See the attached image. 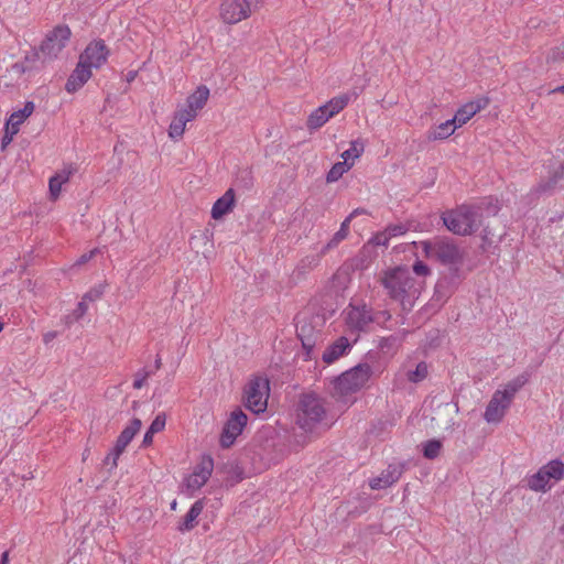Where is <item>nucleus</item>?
Masks as SVG:
<instances>
[{
  "mask_svg": "<svg viewBox=\"0 0 564 564\" xmlns=\"http://www.w3.org/2000/svg\"><path fill=\"white\" fill-rule=\"evenodd\" d=\"M349 321L356 328L362 330L372 322V317L365 308L355 307L349 312Z\"/></svg>",
  "mask_w": 564,
  "mask_h": 564,
  "instance_id": "393cba45",
  "label": "nucleus"
},
{
  "mask_svg": "<svg viewBox=\"0 0 564 564\" xmlns=\"http://www.w3.org/2000/svg\"><path fill=\"white\" fill-rule=\"evenodd\" d=\"M264 0H224L220 6V17L225 23L235 24L251 15Z\"/></svg>",
  "mask_w": 564,
  "mask_h": 564,
  "instance_id": "423d86ee",
  "label": "nucleus"
},
{
  "mask_svg": "<svg viewBox=\"0 0 564 564\" xmlns=\"http://www.w3.org/2000/svg\"><path fill=\"white\" fill-rule=\"evenodd\" d=\"M214 467V462L210 456H206L202 459V462L196 466L194 469V473L202 476L205 480H208V478L212 475Z\"/></svg>",
  "mask_w": 564,
  "mask_h": 564,
  "instance_id": "72a5a7b5",
  "label": "nucleus"
},
{
  "mask_svg": "<svg viewBox=\"0 0 564 564\" xmlns=\"http://www.w3.org/2000/svg\"><path fill=\"white\" fill-rule=\"evenodd\" d=\"M324 400L314 392L302 393L296 405V423L305 431H312L326 417Z\"/></svg>",
  "mask_w": 564,
  "mask_h": 564,
  "instance_id": "7ed1b4c3",
  "label": "nucleus"
},
{
  "mask_svg": "<svg viewBox=\"0 0 564 564\" xmlns=\"http://www.w3.org/2000/svg\"><path fill=\"white\" fill-rule=\"evenodd\" d=\"M365 145L364 142L359 140H355L350 143V148L343 152L341 158L344 162L347 163L349 159H357L364 152Z\"/></svg>",
  "mask_w": 564,
  "mask_h": 564,
  "instance_id": "c9c22d12",
  "label": "nucleus"
},
{
  "mask_svg": "<svg viewBox=\"0 0 564 564\" xmlns=\"http://www.w3.org/2000/svg\"><path fill=\"white\" fill-rule=\"evenodd\" d=\"M318 257L316 256H308V257H305L304 259H302L300 261V263L297 264V267L295 268L294 270V275L300 279L302 276L305 275L306 272L311 271L312 269H314L315 267H317L318 264Z\"/></svg>",
  "mask_w": 564,
  "mask_h": 564,
  "instance_id": "cd10ccee",
  "label": "nucleus"
},
{
  "mask_svg": "<svg viewBox=\"0 0 564 564\" xmlns=\"http://www.w3.org/2000/svg\"><path fill=\"white\" fill-rule=\"evenodd\" d=\"M247 421L248 416L241 409L237 408L231 412L220 435L221 447L229 448L235 443L237 436L241 434L247 425Z\"/></svg>",
  "mask_w": 564,
  "mask_h": 564,
  "instance_id": "9d476101",
  "label": "nucleus"
},
{
  "mask_svg": "<svg viewBox=\"0 0 564 564\" xmlns=\"http://www.w3.org/2000/svg\"><path fill=\"white\" fill-rule=\"evenodd\" d=\"M98 252L97 249H94L89 252H86L84 254H82L78 260L75 262V265H82V264H85L87 263L96 253Z\"/></svg>",
  "mask_w": 564,
  "mask_h": 564,
  "instance_id": "6e6d98bb",
  "label": "nucleus"
},
{
  "mask_svg": "<svg viewBox=\"0 0 564 564\" xmlns=\"http://www.w3.org/2000/svg\"><path fill=\"white\" fill-rule=\"evenodd\" d=\"M453 293V286L447 278L438 280L435 285L434 296L436 301H445Z\"/></svg>",
  "mask_w": 564,
  "mask_h": 564,
  "instance_id": "c85d7f7f",
  "label": "nucleus"
},
{
  "mask_svg": "<svg viewBox=\"0 0 564 564\" xmlns=\"http://www.w3.org/2000/svg\"><path fill=\"white\" fill-rule=\"evenodd\" d=\"M413 272L416 275H427L430 273V268L422 261H415L413 264Z\"/></svg>",
  "mask_w": 564,
  "mask_h": 564,
  "instance_id": "864d4df0",
  "label": "nucleus"
},
{
  "mask_svg": "<svg viewBox=\"0 0 564 564\" xmlns=\"http://www.w3.org/2000/svg\"><path fill=\"white\" fill-rule=\"evenodd\" d=\"M422 249L427 258H435L441 263L449 265L452 275L458 276L464 254L458 246L451 238L436 237L433 240L421 242Z\"/></svg>",
  "mask_w": 564,
  "mask_h": 564,
  "instance_id": "f03ea898",
  "label": "nucleus"
},
{
  "mask_svg": "<svg viewBox=\"0 0 564 564\" xmlns=\"http://www.w3.org/2000/svg\"><path fill=\"white\" fill-rule=\"evenodd\" d=\"M457 127L458 126L456 124L455 119H449L438 124L432 132H430L429 139L444 140L452 135Z\"/></svg>",
  "mask_w": 564,
  "mask_h": 564,
  "instance_id": "b1692460",
  "label": "nucleus"
},
{
  "mask_svg": "<svg viewBox=\"0 0 564 564\" xmlns=\"http://www.w3.org/2000/svg\"><path fill=\"white\" fill-rule=\"evenodd\" d=\"M141 426V420L134 417L131 420L130 424L127 427H124L123 431L120 433L113 447L112 467H117V462L120 455L124 452L126 447L130 444L135 434L140 431Z\"/></svg>",
  "mask_w": 564,
  "mask_h": 564,
  "instance_id": "ddd939ff",
  "label": "nucleus"
},
{
  "mask_svg": "<svg viewBox=\"0 0 564 564\" xmlns=\"http://www.w3.org/2000/svg\"><path fill=\"white\" fill-rule=\"evenodd\" d=\"M19 132L18 129L11 128V126H8V122L6 123V133L1 141V147L4 149L13 139V135Z\"/></svg>",
  "mask_w": 564,
  "mask_h": 564,
  "instance_id": "8fccbe9b",
  "label": "nucleus"
},
{
  "mask_svg": "<svg viewBox=\"0 0 564 564\" xmlns=\"http://www.w3.org/2000/svg\"><path fill=\"white\" fill-rule=\"evenodd\" d=\"M527 486L533 491H542L545 492L551 489L550 479L546 478V475L543 473V469L540 468L535 474L530 476L527 479Z\"/></svg>",
  "mask_w": 564,
  "mask_h": 564,
  "instance_id": "4be33fe9",
  "label": "nucleus"
},
{
  "mask_svg": "<svg viewBox=\"0 0 564 564\" xmlns=\"http://www.w3.org/2000/svg\"><path fill=\"white\" fill-rule=\"evenodd\" d=\"M564 181V165L561 164L547 180H541V182L531 191V195H551L553 192L561 186Z\"/></svg>",
  "mask_w": 564,
  "mask_h": 564,
  "instance_id": "4468645a",
  "label": "nucleus"
},
{
  "mask_svg": "<svg viewBox=\"0 0 564 564\" xmlns=\"http://www.w3.org/2000/svg\"><path fill=\"white\" fill-rule=\"evenodd\" d=\"M389 236L387 234V229L383 231V232H380L378 234L375 238H373V242L376 245H382V246H387L388 245V241H389Z\"/></svg>",
  "mask_w": 564,
  "mask_h": 564,
  "instance_id": "13d9d810",
  "label": "nucleus"
},
{
  "mask_svg": "<svg viewBox=\"0 0 564 564\" xmlns=\"http://www.w3.org/2000/svg\"><path fill=\"white\" fill-rule=\"evenodd\" d=\"M91 77V69L84 64L83 62L78 61L75 69L69 75L65 89L68 93H75L78 89H80Z\"/></svg>",
  "mask_w": 564,
  "mask_h": 564,
  "instance_id": "2eb2a0df",
  "label": "nucleus"
},
{
  "mask_svg": "<svg viewBox=\"0 0 564 564\" xmlns=\"http://www.w3.org/2000/svg\"><path fill=\"white\" fill-rule=\"evenodd\" d=\"M231 469L234 471V475L236 476L237 481L243 479V471L241 468H239L238 466H235V467L232 466Z\"/></svg>",
  "mask_w": 564,
  "mask_h": 564,
  "instance_id": "052dcab7",
  "label": "nucleus"
},
{
  "mask_svg": "<svg viewBox=\"0 0 564 564\" xmlns=\"http://www.w3.org/2000/svg\"><path fill=\"white\" fill-rule=\"evenodd\" d=\"M57 336V333L56 332H48L44 335V343L45 344H48L50 341H52L55 337Z\"/></svg>",
  "mask_w": 564,
  "mask_h": 564,
  "instance_id": "0e129e2a",
  "label": "nucleus"
},
{
  "mask_svg": "<svg viewBox=\"0 0 564 564\" xmlns=\"http://www.w3.org/2000/svg\"><path fill=\"white\" fill-rule=\"evenodd\" d=\"M350 166L351 164H348L346 162L335 163L326 175L327 183L338 181L343 176V174L350 169Z\"/></svg>",
  "mask_w": 564,
  "mask_h": 564,
  "instance_id": "c756f323",
  "label": "nucleus"
},
{
  "mask_svg": "<svg viewBox=\"0 0 564 564\" xmlns=\"http://www.w3.org/2000/svg\"><path fill=\"white\" fill-rule=\"evenodd\" d=\"M469 104L473 105L471 110H474V113L476 115L477 112H479L481 109L486 108L489 105V99L486 97H481L474 101H470Z\"/></svg>",
  "mask_w": 564,
  "mask_h": 564,
  "instance_id": "603ef678",
  "label": "nucleus"
},
{
  "mask_svg": "<svg viewBox=\"0 0 564 564\" xmlns=\"http://www.w3.org/2000/svg\"><path fill=\"white\" fill-rule=\"evenodd\" d=\"M318 317L302 318L296 324V334L302 343L303 349L306 351L307 357L311 358V352L315 347L317 340L321 338V330L316 327Z\"/></svg>",
  "mask_w": 564,
  "mask_h": 564,
  "instance_id": "9b49d317",
  "label": "nucleus"
},
{
  "mask_svg": "<svg viewBox=\"0 0 564 564\" xmlns=\"http://www.w3.org/2000/svg\"><path fill=\"white\" fill-rule=\"evenodd\" d=\"M77 171L73 165L65 166L63 170L56 172L53 176L57 177L63 184L69 181V177Z\"/></svg>",
  "mask_w": 564,
  "mask_h": 564,
  "instance_id": "c03bdc74",
  "label": "nucleus"
},
{
  "mask_svg": "<svg viewBox=\"0 0 564 564\" xmlns=\"http://www.w3.org/2000/svg\"><path fill=\"white\" fill-rule=\"evenodd\" d=\"M109 50L104 40L89 43L79 55V61L86 64L90 69L101 67L108 58Z\"/></svg>",
  "mask_w": 564,
  "mask_h": 564,
  "instance_id": "f8f14e48",
  "label": "nucleus"
},
{
  "mask_svg": "<svg viewBox=\"0 0 564 564\" xmlns=\"http://www.w3.org/2000/svg\"><path fill=\"white\" fill-rule=\"evenodd\" d=\"M349 96L341 95L332 98L325 105L314 110L307 118L306 126L310 130H316L324 126L332 117L339 113L348 104Z\"/></svg>",
  "mask_w": 564,
  "mask_h": 564,
  "instance_id": "6e6552de",
  "label": "nucleus"
},
{
  "mask_svg": "<svg viewBox=\"0 0 564 564\" xmlns=\"http://www.w3.org/2000/svg\"><path fill=\"white\" fill-rule=\"evenodd\" d=\"M194 116L191 112H186L183 109L178 110L169 128V135L172 139H180L184 134L185 126L188 121H192Z\"/></svg>",
  "mask_w": 564,
  "mask_h": 564,
  "instance_id": "aec40b11",
  "label": "nucleus"
},
{
  "mask_svg": "<svg viewBox=\"0 0 564 564\" xmlns=\"http://www.w3.org/2000/svg\"><path fill=\"white\" fill-rule=\"evenodd\" d=\"M368 214V212L364 208H356L354 209L350 214H349V218H355L356 216L358 215H366Z\"/></svg>",
  "mask_w": 564,
  "mask_h": 564,
  "instance_id": "e2e57ef3",
  "label": "nucleus"
},
{
  "mask_svg": "<svg viewBox=\"0 0 564 564\" xmlns=\"http://www.w3.org/2000/svg\"><path fill=\"white\" fill-rule=\"evenodd\" d=\"M398 340L395 336L383 337L379 341V347L386 354L391 352L395 349Z\"/></svg>",
  "mask_w": 564,
  "mask_h": 564,
  "instance_id": "58836bf2",
  "label": "nucleus"
},
{
  "mask_svg": "<svg viewBox=\"0 0 564 564\" xmlns=\"http://www.w3.org/2000/svg\"><path fill=\"white\" fill-rule=\"evenodd\" d=\"M269 380L262 377H254L245 389L246 406L256 414L267 410L269 397Z\"/></svg>",
  "mask_w": 564,
  "mask_h": 564,
  "instance_id": "0eeeda50",
  "label": "nucleus"
},
{
  "mask_svg": "<svg viewBox=\"0 0 564 564\" xmlns=\"http://www.w3.org/2000/svg\"><path fill=\"white\" fill-rule=\"evenodd\" d=\"M507 409L508 405L495 393L486 408L485 420L488 423L500 422Z\"/></svg>",
  "mask_w": 564,
  "mask_h": 564,
  "instance_id": "6ab92c4d",
  "label": "nucleus"
},
{
  "mask_svg": "<svg viewBox=\"0 0 564 564\" xmlns=\"http://www.w3.org/2000/svg\"><path fill=\"white\" fill-rule=\"evenodd\" d=\"M34 108L35 106L33 101H26L22 109L14 111L10 116V118L7 121L8 126H11V128L19 130L20 124L33 113Z\"/></svg>",
  "mask_w": 564,
  "mask_h": 564,
  "instance_id": "5701e85b",
  "label": "nucleus"
},
{
  "mask_svg": "<svg viewBox=\"0 0 564 564\" xmlns=\"http://www.w3.org/2000/svg\"><path fill=\"white\" fill-rule=\"evenodd\" d=\"M387 234L389 238L404 235L408 230L411 229V224H395L390 225L387 228Z\"/></svg>",
  "mask_w": 564,
  "mask_h": 564,
  "instance_id": "4c0bfd02",
  "label": "nucleus"
},
{
  "mask_svg": "<svg viewBox=\"0 0 564 564\" xmlns=\"http://www.w3.org/2000/svg\"><path fill=\"white\" fill-rule=\"evenodd\" d=\"M429 373V367L427 364L424 361H421L416 365L414 370H410L408 372V380L413 383L421 382L426 378Z\"/></svg>",
  "mask_w": 564,
  "mask_h": 564,
  "instance_id": "7c9ffc66",
  "label": "nucleus"
},
{
  "mask_svg": "<svg viewBox=\"0 0 564 564\" xmlns=\"http://www.w3.org/2000/svg\"><path fill=\"white\" fill-rule=\"evenodd\" d=\"M166 417L164 413H160L152 421L149 430L151 433H159L165 427Z\"/></svg>",
  "mask_w": 564,
  "mask_h": 564,
  "instance_id": "79ce46f5",
  "label": "nucleus"
},
{
  "mask_svg": "<svg viewBox=\"0 0 564 564\" xmlns=\"http://www.w3.org/2000/svg\"><path fill=\"white\" fill-rule=\"evenodd\" d=\"M554 93H563L564 94V85L550 90V94H554Z\"/></svg>",
  "mask_w": 564,
  "mask_h": 564,
  "instance_id": "774afa93",
  "label": "nucleus"
},
{
  "mask_svg": "<svg viewBox=\"0 0 564 564\" xmlns=\"http://www.w3.org/2000/svg\"><path fill=\"white\" fill-rule=\"evenodd\" d=\"M351 349V345L347 337L340 336L333 344H330L323 352L322 359L326 364H333L340 357L348 354Z\"/></svg>",
  "mask_w": 564,
  "mask_h": 564,
  "instance_id": "dca6fc26",
  "label": "nucleus"
},
{
  "mask_svg": "<svg viewBox=\"0 0 564 564\" xmlns=\"http://www.w3.org/2000/svg\"><path fill=\"white\" fill-rule=\"evenodd\" d=\"M473 105L471 104H465L463 107H460L453 119H455V122L458 127L466 123L471 117L475 116Z\"/></svg>",
  "mask_w": 564,
  "mask_h": 564,
  "instance_id": "f704fd0d",
  "label": "nucleus"
},
{
  "mask_svg": "<svg viewBox=\"0 0 564 564\" xmlns=\"http://www.w3.org/2000/svg\"><path fill=\"white\" fill-rule=\"evenodd\" d=\"M371 376L368 364H359L345 371L334 380V388L340 395H347L360 390Z\"/></svg>",
  "mask_w": 564,
  "mask_h": 564,
  "instance_id": "39448f33",
  "label": "nucleus"
},
{
  "mask_svg": "<svg viewBox=\"0 0 564 564\" xmlns=\"http://www.w3.org/2000/svg\"><path fill=\"white\" fill-rule=\"evenodd\" d=\"M442 442L440 440H430L423 445V456L427 459H434L440 455Z\"/></svg>",
  "mask_w": 564,
  "mask_h": 564,
  "instance_id": "473e14b6",
  "label": "nucleus"
},
{
  "mask_svg": "<svg viewBox=\"0 0 564 564\" xmlns=\"http://www.w3.org/2000/svg\"><path fill=\"white\" fill-rule=\"evenodd\" d=\"M564 58V44L562 46H557L552 48L547 56L546 61L547 63H557Z\"/></svg>",
  "mask_w": 564,
  "mask_h": 564,
  "instance_id": "a18cd8bd",
  "label": "nucleus"
},
{
  "mask_svg": "<svg viewBox=\"0 0 564 564\" xmlns=\"http://www.w3.org/2000/svg\"><path fill=\"white\" fill-rule=\"evenodd\" d=\"M63 183L57 178L52 176L48 182V188H50V198L51 200H56L62 191Z\"/></svg>",
  "mask_w": 564,
  "mask_h": 564,
  "instance_id": "ea45409f",
  "label": "nucleus"
},
{
  "mask_svg": "<svg viewBox=\"0 0 564 564\" xmlns=\"http://www.w3.org/2000/svg\"><path fill=\"white\" fill-rule=\"evenodd\" d=\"M491 236H492L491 231L488 228H484L482 236H481V239H482L481 248L484 250H486L487 246H490L492 243Z\"/></svg>",
  "mask_w": 564,
  "mask_h": 564,
  "instance_id": "4d7b16f0",
  "label": "nucleus"
},
{
  "mask_svg": "<svg viewBox=\"0 0 564 564\" xmlns=\"http://www.w3.org/2000/svg\"><path fill=\"white\" fill-rule=\"evenodd\" d=\"M480 217L479 208L463 205L455 210L444 213L442 219L446 228L453 234L467 236L478 230Z\"/></svg>",
  "mask_w": 564,
  "mask_h": 564,
  "instance_id": "20e7f679",
  "label": "nucleus"
},
{
  "mask_svg": "<svg viewBox=\"0 0 564 564\" xmlns=\"http://www.w3.org/2000/svg\"><path fill=\"white\" fill-rule=\"evenodd\" d=\"M86 301L83 299L78 304L77 308L73 312V315L67 316V323H72L73 321H78L80 317L85 315L87 312Z\"/></svg>",
  "mask_w": 564,
  "mask_h": 564,
  "instance_id": "37998d69",
  "label": "nucleus"
},
{
  "mask_svg": "<svg viewBox=\"0 0 564 564\" xmlns=\"http://www.w3.org/2000/svg\"><path fill=\"white\" fill-rule=\"evenodd\" d=\"M154 434L155 433H151L150 430L148 429V431L145 432V434L143 436L142 446H144V447L150 446L153 442Z\"/></svg>",
  "mask_w": 564,
  "mask_h": 564,
  "instance_id": "bf43d9fd",
  "label": "nucleus"
},
{
  "mask_svg": "<svg viewBox=\"0 0 564 564\" xmlns=\"http://www.w3.org/2000/svg\"><path fill=\"white\" fill-rule=\"evenodd\" d=\"M9 562V552L6 551L1 555L0 564H8Z\"/></svg>",
  "mask_w": 564,
  "mask_h": 564,
  "instance_id": "338daca9",
  "label": "nucleus"
},
{
  "mask_svg": "<svg viewBox=\"0 0 564 564\" xmlns=\"http://www.w3.org/2000/svg\"><path fill=\"white\" fill-rule=\"evenodd\" d=\"M530 375L527 372H523L509 381L506 386L510 388V391L518 392L528 381H529Z\"/></svg>",
  "mask_w": 564,
  "mask_h": 564,
  "instance_id": "e433bc0d",
  "label": "nucleus"
},
{
  "mask_svg": "<svg viewBox=\"0 0 564 564\" xmlns=\"http://www.w3.org/2000/svg\"><path fill=\"white\" fill-rule=\"evenodd\" d=\"M152 375L151 370L142 369L135 373V379L133 381L134 389H141L144 386L145 380Z\"/></svg>",
  "mask_w": 564,
  "mask_h": 564,
  "instance_id": "49530a36",
  "label": "nucleus"
},
{
  "mask_svg": "<svg viewBox=\"0 0 564 564\" xmlns=\"http://www.w3.org/2000/svg\"><path fill=\"white\" fill-rule=\"evenodd\" d=\"M238 188L249 191L253 187V174L250 169H241L238 171L235 180Z\"/></svg>",
  "mask_w": 564,
  "mask_h": 564,
  "instance_id": "bb28decb",
  "label": "nucleus"
},
{
  "mask_svg": "<svg viewBox=\"0 0 564 564\" xmlns=\"http://www.w3.org/2000/svg\"><path fill=\"white\" fill-rule=\"evenodd\" d=\"M204 503L202 500L195 501L188 512L185 514L182 522H180L177 530L181 532L192 530L196 524V519L202 513Z\"/></svg>",
  "mask_w": 564,
  "mask_h": 564,
  "instance_id": "412c9836",
  "label": "nucleus"
},
{
  "mask_svg": "<svg viewBox=\"0 0 564 564\" xmlns=\"http://www.w3.org/2000/svg\"><path fill=\"white\" fill-rule=\"evenodd\" d=\"M381 283L389 296L399 302L404 311H411L420 295V285L405 268H394L384 273Z\"/></svg>",
  "mask_w": 564,
  "mask_h": 564,
  "instance_id": "f257e3e1",
  "label": "nucleus"
},
{
  "mask_svg": "<svg viewBox=\"0 0 564 564\" xmlns=\"http://www.w3.org/2000/svg\"><path fill=\"white\" fill-rule=\"evenodd\" d=\"M208 97L209 89L204 85L198 86L197 89L187 97V107L183 110L186 112H191L195 118L197 111L203 109V107L207 102Z\"/></svg>",
  "mask_w": 564,
  "mask_h": 564,
  "instance_id": "a211bd4d",
  "label": "nucleus"
},
{
  "mask_svg": "<svg viewBox=\"0 0 564 564\" xmlns=\"http://www.w3.org/2000/svg\"><path fill=\"white\" fill-rule=\"evenodd\" d=\"M402 471V464H390L388 468L382 471V475L386 478V484H388L389 486L394 484L401 477Z\"/></svg>",
  "mask_w": 564,
  "mask_h": 564,
  "instance_id": "2f4dec72",
  "label": "nucleus"
},
{
  "mask_svg": "<svg viewBox=\"0 0 564 564\" xmlns=\"http://www.w3.org/2000/svg\"><path fill=\"white\" fill-rule=\"evenodd\" d=\"M369 485L372 489H382L389 487V485L386 484V478L382 474L379 477L371 479Z\"/></svg>",
  "mask_w": 564,
  "mask_h": 564,
  "instance_id": "5fc2aeb1",
  "label": "nucleus"
},
{
  "mask_svg": "<svg viewBox=\"0 0 564 564\" xmlns=\"http://www.w3.org/2000/svg\"><path fill=\"white\" fill-rule=\"evenodd\" d=\"M541 468L550 480L558 481L564 478V463L560 459H553Z\"/></svg>",
  "mask_w": 564,
  "mask_h": 564,
  "instance_id": "a878e982",
  "label": "nucleus"
},
{
  "mask_svg": "<svg viewBox=\"0 0 564 564\" xmlns=\"http://www.w3.org/2000/svg\"><path fill=\"white\" fill-rule=\"evenodd\" d=\"M112 459H113V449L104 459V465H110V467L113 468L112 467Z\"/></svg>",
  "mask_w": 564,
  "mask_h": 564,
  "instance_id": "69168bd1",
  "label": "nucleus"
},
{
  "mask_svg": "<svg viewBox=\"0 0 564 564\" xmlns=\"http://www.w3.org/2000/svg\"><path fill=\"white\" fill-rule=\"evenodd\" d=\"M72 35L67 25L55 26L45 37L40 46V53L44 58L53 59L66 46Z\"/></svg>",
  "mask_w": 564,
  "mask_h": 564,
  "instance_id": "1a4fd4ad",
  "label": "nucleus"
},
{
  "mask_svg": "<svg viewBox=\"0 0 564 564\" xmlns=\"http://www.w3.org/2000/svg\"><path fill=\"white\" fill-rule=\"evenodd\" d=\"M207 480H205L204 478H202V476L193 473L188 479H187V488L188 489H193V490H196V489H199L202 486H204L206 484Z\"/></svg>",
  "mask_w": 564,
  "mask_h": 564,
  "instance_id": "de8ad7c7",
  "label": "nucleus"
},
{
  "mask_svg": "<svg viewBox=\"0 0 564 564\" xmlns=\"http://www.w3.org/2000/svg\"><path fill=\"white\" fill-rule=\"evenodd\" d=\"M495 393H497V395L500 397V399H502V401L509 406L517 392L510 391V388L506 386L503 391L498 390Z\"/></svg>",
  "mask_w": 564,
  "mask_h": 564,
  "instance_id": "3c124183",
  "label": "nucleus"
},
{
  "mask_svg": "<svg viewBox=\"0 0 564 564\" xmlns=\"http://www.w3.org/2000/svg\"><path fill=\"white\" fill-rule=\"evenodd\" d=\"M352 220V218H349V215L346 217V219L341 223L339 229H344V234L348 235V228L349 224Z\"/></svg>",
  "mask_w": 564,
  "mask_h": 564,
  "instance_id": "680f3d73",
  "label": "nucleus"
},
{
  "mask_svg": "<svg viewBox=\"0 0 564 564\" xmlns=\"http://www.w3.org/2000/svg\"><path fill=\"white\" fill-rule=\"evenodd\" d=\"M347 237L346 234H344V229H339L337 232H335V235L333 236V238L327 242L326 246L323 247L322 249V254H324L327 250L336 247L340 241H343L345 238Z\"/></svg>",
  "mask_w": 564,
  "mask_h": 564,
  "instance_id": "a19ab883",
  "label": "nucleus"
},
{
  "mask_svg": "<svg viewBox=\"0 0 564 564\" xmlns=\"http://www.w3.org/2000/svg\"><path fill=\"white\" fill-rule=\"evenodd\" d=\"M235 206V191L229 188L226 193L219 197L212 208V217L214 219H220L232 210Z\"/></svg>",
  "mask_w": 564,
  "mask_h": 564,
  "instance_id": "f3484780",
  "label": "nucleus"
},
{
  "mask_svg": "<svg viewBox=\"0 0 564 564\" xmlns=\"http://www.w3.org/2000/svg\"><path fill=\"white\" fill-rule=\"evenodd\" d=\"M105 292V285L102 284H99L98 286H95L91 290H89L84 296L83 299L85 301H96L98 299L101 297V295L104 294Z\"/></svg>",
  "mask_w": 564,
  "mask_h": 564,
  "instance_id": "09e8293b",
  "label": "nucleus"
}]
</instances>
